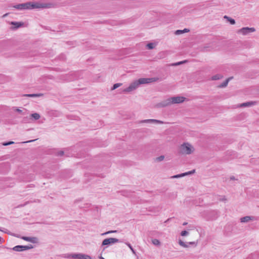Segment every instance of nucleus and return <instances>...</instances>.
<instances>
[{
    "label": "nucleus",
    "instance_id": "nucleus-1",
    "mask_svg": "<svg viewBox=\"0 0 259 259\" xmlns=\"http://www.w3.org/2000/svg\"><path fill=\"white\" fill-rule=\"evenodd\" d=\"M158 80V78L157 77L141 78L132 82L127 88L123 89L121 92L123 93H130L137 89L140 84L149 83Z\"/></svg>",
    "mask_w": 259,
    "mask_h": 259
},
{
    "label": "nucleus",
    "instance_id": "nucleus-2",
    "mask_svg": "<svg viewBox=\"0 0 259 259\" xmlns=\"http://www.w3.org/2000/svg\"><path fill=\"white\" fill-rule=\"evenodd\" d=\"M13 8L19 10L44 9L48 8V5L44 3L29 2L25 3L15 5L13 6Z\"/></svg>",
    "mask_w": 259,
    "mask_h": 259
},
{
    "label": "nucleus",
    "instance_id": "nucleus-3",
    "mask_svg": "<svg viewBox=\"0 0 259 259\" xmlns=\"http://www.w3.org/2000/svg\"><path fill=\"white\" fill-rule=\"evenodd\" d=\"M193 147L189 143H184L181 146L182 153L186 154H190L193 151Z\"/></svg>",
    "mask_w": 259,
    "mask_h": 259
},
{
    "label": "nucleus",
    "instance_id": "nucleus-4",
    "mask_svg": "<svg viewBox=\"0 0 259 259\" xmlns=\"http://www.w3.org/2000/svg\"><path fill=\"white\" fill-rule=\"evenodd\" d=\"M33 247L32 245H17L13 248H7V249L13 250L15 251L20 252L31 249Z\"/></svg>",
    "mask_w": 259,
    "mask_h": 259
},
{
    "label": "nucleus",
    "instance_id": "nucleus-5",
    "mask_svg": "<svg viewBox=\"0 0 259 259\" xmlns=\"http://www.w3.org/2000/svg\"><path fill=\"white\" fill-rule=\"evenodd\" d=\"M69 257L72 259H91V256L79 253H72L70 254L68 256Z\"/></svg>",
    "mask_w": 259,
    "mask_h": 259
},
{
    "label": "nucleus",
    "instance_id": "nucleus-6",
    "mask_svg": "<svg viewBox=\"0 0 259 259\" xmlns=\"http://www.w3.org/2000/svg\"><path fill=\"white\" fill-rule=\"evenodd\" d=\"M121 242L119 239L115 238H108L105 239L102 243V246L109 245L117 242Z\"/></svg>",
    "mask_w": 259,
    "mask_h": 259
},
{
    "label": "nucleus",
    "instance_id": "nucleus-7",
    "mask_svg": "<svg viewBox=\"0 0 259 259\" xmlns=\"http://www.w3.org/2000/svg\"><path fill=\"white\" fill-rule=\"evenodd\" d=\"M255 29L253 27H243L238 30V33H241L243 35H247L250 33L254 32Z\"/></svg>",
    "mask_w": 259,
    "mask_h": 259
},
{
    "label": "nucleus",
    "instance_id": "nucleus-8",
    "mask_svg": "<svg viewBox=\"0 0 259 259\" xmlns=\"http://www.w3.org/2000/svg\"><path fill=\"white\" fill-rule=\"evenodd\" d=\"M185 98L183 97L177 96L170 98L171 104H179L183 103L185 101Z\"/></svg>",
    "mask_w": 259,
    "mask_h": 259
},
{
    "label": "nucleus",
    "instance_id": "nucleus-9",
    "mask_svg": "<svg viewBox=\"0 0 259 259\" xmlns=\"http://www.w3.org/2000/svg\"><path fill=\"white\" fill-rule=\"evenodd\" d=\"M171 104L170 98L157 104L158 107H164Z\"/></svg>",
    "mask_w": 259,
    "mask_h": 259
},
{
    "label": "nucleus",
    "instance_id": "nucleus-10",
    "mask_svg": "<svg viewBox=\"0 0 259 259\" xmlns=\"http://www.w3.org/2000/svg\"><path fill=\"white\" fill-rule=\"evenodd\" d=\"M195 169H193L192 170L189 171L188 172H186L182 173V174H181L175 175V176L171 177V178H181V177H184V176H186L192 175V174H194L195 172Z\"/></svg>",
    "mask_w": 259,
    "mask_h": 259
},
{
    "label": "nucleus",
    "instance_id": "nucleus-11",
    "mask_svg": "<svg viewBox=\"0 0 259 259\" xmlns=\"http://www.w3.org/2000/svg\"><path fill=\"white\" fill-rule=\"evenodd\" d=\"M21 238L25 241H29L33 243H36L37 241V238L36 237L22 236Z\"/></svg>",
    "mask_w": 259,
    "mask_h": 259
},
{
    "label": "nucleus",
    "instance_id": "nucleus-12",
    "mask_svg": "<svg viewBox=\"0 0 259 259\" xmlns=\"http://www.w3.org/2000/svg\"><path fill=\"white\" fill-rule=\"evenodd\" d=\"M11 24L14 26V27L12 28L14 29H16L23 26L24 25V23L22 22L12 21L11 22Z\"/></svg>",
    "mask_w": 259,
    "mask_h": 259
},
{
    "label": "nucleus",
    "instance_id": "nucleus-13",
    "mask_svg": "<svg viewBox=\"0 0 259 259\" xmlns=\"http://www.w3.org/2000/svg\"><path fill=\"white\" fill-rule=\"evenodd\" d=\"M255 104H256V102L249 101V102H247L241 104L239 106V107H250V106L255 105Z\"/></svg>",
    "mask_w": 259,
    "mask_h": 259
},
{
    "label": "nucleus",
    "instance_id": "nucleus-14",
    "mask_svg": "<svg viewBox=\"0 0 259 259\" xmlns=\"http://www.w3.org/2000/svg\"><path fill=\"white\" fill-rule=\"evenodd\" d=\"M25 116L22 118V122L27 123H31L32 120L30 115H28V114L24 115Z\"/></svg>",
    "mask_w": 259,
    "mask_h": 259
},
{
    "label": "nucleus",
    "instance_id": "nucleus-15",
    "mask_svg": "<svg viewBox=\"0 0 259 259\" xmlns=\"http://www.w3.org/2000/svg\"><path fill=\"white\" fill-rule=\"evenodd\" d=\"M141 122L156 123H163V122L160 120H157V119H153L143 120L141 121Z\"/></svg>",
    "mask_w": 259,
    "mask_h": 259
},
{
    "label": "nucleus",
    "instance_id": "nucleus-16",
    "mask_svg": "<svg viewBox=\"0 0 259 259\" xmlns=\"http://www.w3.org/2000/svg\"><path fill=\"white\" fill-rule=\"evenodd\" d=\"M30 115L31 117H32V122H33L34 120H38L40 118V115L37 113H32Z\"/></svg>",
    "mask_w": 259,
    "mask_h": 259
},
{
    "label": "nucleus",
    "instance_id": "nucleus-17",
    "mask_svg": "<svg viewBox=\"0 0 259 259\" xmlns=\"http://www.w3.org/2000/svg\"><path fill=\"white\" fill-rule=\"evenodd\" d=\"M15 110L16 112L22 114L23 115L28 114L27 110L25 109H23V110H21L20 109L15 108Z\"/></svg>",
    "mask_w": 259,
    "mask_h": 259
},
{
    "label": "nucleus",
    "instance_id": "nucleus-18",
    "mask_svg": "<svg viewBox=\"0 0 259 259\" xmlns=\"http://www.w3.org/2000/svg\"><path fill=\"white\" fill-rule=\"evenodd\" d=\"M251 218L250 216H246L240 219V221L242 223H246L249 222L250 220H251Z\"/></svg>",
    "mask_w": 259,
    "mask_h": 259
},
{
    "label": "nucleus",
    "instance_id": "nucleus-19",
    "mask_svg": "<svg viewBox=\"0 0 259 259\" xmlns=\"http://www.w3.org/2000/svg\"><path fill=\"white\" fill-rule=\"evenodd\" d=\"M224 19H226L227 20V21L228 22H230V23L232 25H234L235 24V21L234 19L225 15L224 17Z\"/></svg>",
    "mask_w": 259,
    "mask_h": 259
},
{
    "label": "nucleus",
    "instance_id": "nucleus-20",
    "mask_svg": "<svg viewBox=\"0 0 259 259\" xmlns=\"http://www.w3.org/2000/svg\"><path fill=\"white\" fill-rule=\"evenodd\" d=\"M232 79V77H229L228 78V79H227L225 81H224L222 83H221L220 85H219V87L220 88H224L225 87H226L229 82V81H230V79Z\"/></svg>",
    "mask_w": 259,
    "mask_h": 259
},
{
    "label": "nucleus",
    "instance_id": "nucleus-21",
    "mask_svg": "<svg viewBox=\"0 0 259 259\" xmlns=\"http://www.w3.org/2000/svg\"><path fill=\"white\" fill-rule=\"evenodd\" d=\"M190 30L189 29H187V28H185L183 30H177L176 31V34H182V33H185V32H189Z\"/></svg>",
    "mask_w": 259,
    "mask_h": 259
},
{
    "label": "nucleus",
    "instance_id": "nucleus-22",
    "mask_svg": "<svg viewBox=\"0 0 259 259\" xmlns=\"http://www.w3.org/2000/svg\"><path fill=\"white\" fill-rule=\"evenodd\" d=\"M42 94H25L24 96L29 97H38L41 96Z\"/></svg>",
    "mask_w": 259,
    "mask_h": 259
},
{
    "label": "nucleus",
    "instance_id": "nucleus-23",
    "mask_svg": "<svg viewBox=\"0 0 259 259\" xmlns=\"http://www.w3.org/2000/svg\"><path fill=\"white\" fill-rule=\"evenodd\" d=\"M179 244H180V245H181V246H182L184 248H187L189 247L188 243H186L183 242V241H182L181 240H180L179 241Z\"/></svg>",
    "mask_w": 259,
    "mask_h": 259
},
{
    "label": "nucleus",
    "instance_id": "nucleus-24",
    "mask_svg": "<svg viewBox=\"0 0 259 259\" xmlns=\"http://www.w3.org/2000/svg\"><path fill=\"white\" fill-rule=\"evenodd\" d=\"M222 77V76L220 74H216L211 77V79L213 80H219Z\"/></svg>",
    "mask_w": 259,
    "mask_h": 259
},
{
    "label": "nucleus",
    "instance_id": "nucleus-25",
    "mask_svg": "<svg viewBox=\"0 0 259 259\" xmlns=\"http://www.w3.org/2000/svg\"><path fill=\"white\" fill-rule=\"evenodd\" d=\"M152 243L155 245H156V246H158V245H160V242L159 241V240L157 239H154L152 240Z\"/></svg>",
    "mask_w": 259,
    "mask_h": 259
},
{
    "label": "nucleus",
    "instance_id": "nucleus-26",
    "mask_svg": "<svg viewBox=\"0 0 259 259\" xmlns=\"http://www.w3.org/2000/svg\"><path fill=\"white\" fill-rule=\"evenodd\" d=\"M155 45L152 42L148 43L147 45V48L150 50L153 49L155 47Z\"/></svg>",
    "mask_w": 259,
    "mask_h": 259
},
{
    "label": "nucleus",
    "instance_id": "nucleus-27",
    "mask_svg": "<svg viewBox=\"0 0 259 259\" xmlns=\"http://www.w3.org/2000/svg\"><path fill=\"white\" fill-rule=\"evenodd\" d=\"M122 85V83H115L112 88H111V90H115L116 89L118 88V87H120Z\"/></svg>",
    "mask_w": 259,
    "mask_h": 259
},
{
    "label": "nucleus",
    "instance_id": "nucleus-28",
    "mask_svg": "<svg viewBox=\"0 0 259 259\" xmlns=\"http://www.w3.org/2000/svg\"><path fill=\"white\" fill-rule=\"evenodd\" d=\"M125 244L128 246V247L130 248V249L131 250V251H132V252L134 253V254H136V251L135 250V249L133 248V247H132V246L131 245V244L128 243V242H126L125 243Z\"/></svg>",
    "mask_w": 259,
    "mask_h": 259
},
{
    "label": "nucleus",
    "instance_id": "nucleus-29",
    "mask_svg": "<svg viewBox=\"0 0 259 259\" xmlns=\"http://www.w3.org/2000/svg\"><path fill=\"white\" fill-rule=\"evenodd\" d=\"M116 232H117V231H116V230H114V231H109L106 232L105 233H102L101 235L102 236H104V235H107V234H110V233H116Z\"/></svg>",
    "mask_w": 259,
    "mask_h": 259
},
{
    "label": "nucleus",
    "instance_id": "nucleus-30",
    "mask_svg": "<svg viewBox=\"0 0 259 259\" xmlns=\"http://www.w3.org/2000/svg\"><path fill=\"white\" fill-rule=\"evenodd\" d=\"M164 158V156L163 155H161L158 157L156 158V160L158 161H161L163 160Z\"/></svg>",
    "mask_w": 259,
    "mask_h": 259
},
{
    "label": "nucleus",
    "instance_id": "nucleus-31",
    "mask_svg": "<svg viewBox=\"0 0 259 259\" xmlns=\"http://www.w3.org/2000/svg\"><path fill=\"white\" fill-rule=\"evenodd\" d=\"M14 142L10 141V142H8L3 143V145L4 146H8V145H11V144H14Z\"/></svg>",
    "mask_w": 259,
    "mask_h": 259
},
{
    "label": "nucleus",
    "instance_id": "nucleus-32",
    "mask_svg": "<svg viewBox=\"0 0 259 259\" xmlns=\"http://www.w3.org/2000/svg\"><path fill=\"white\" fill-rule=\"evenodd\" d=\"M188 234V232L186 230L183 231L181 233V235L182 236H187Z\"/></svg>",
    "mask_w": 259,
    "mask_h": 259
},
{
    "label": "nucleus",
    "instance_id": "nucleus-33",
    "mask_svg": "<svg viewBox=\"0 0 259 259\" xmlns=\"http://www.w3.org/2000/svg\"><path fill=\"white\" fill-rule=\"evenodd\" d=\"M186 62V61L179 62H177V63L174 64L173 65H175V66L183 64L184 63H185Z\"/></svg>",
    "mask_w": 259,
    "mask_h": 259
},
{
    "label": "nucleus",
    "instance_id": "nucleus-34",
    "mask_svg": "<svg viewBox=\"0 0 259 259\" xmlns=\"http://www.w3.org/2000/svg\"><path fill=\"white\" fill-rule=\"evenodd\" d=\"M57 155L58 156H63L64 155V152L63 151H60L58 152Z\"/></svg>",
    "mask_w": 259,
    "mask_h": 259
},
{
    "label": "nucleus",
    "instance_id": "nucleus-35",
    "mask_svg": "<svg viewBox=\"0 0 259 259\" xmlns=\"http://www.w3.org/2000/svg\"><path fill=\"white\" fill-rule=\"evenodd\" d=\"M188 244H191V245H194L196 246L197 245V242H195L194 241L193 242H189L188 243Z\"/></svg>",
    "mask_w": 259,
    "mask_h": 259
},
{
    "label": "nucleus",
    "instance_id": "nucleus-36",
    "mask_svg": "<svg viewBox=\"0 0 259 259\" xmlns=\"http://www.w3.org/2000/svg\"><path fill=\"white\" fill-rule=\"evenodd\" d=\"M35 140H36V139H35V140H29V141H28L24 142H23V143H30V142H33V141H35Z\"/></svg>",
    "mask_w": 259,
    "mask_h": 259
},
{
    "label": "nucleus",
    "instance_id": "nucleus-37",
    "mask_svg": "<svg viewBox=\"0 0 259 259\" xmlns=\"http://www.w3.org/2000/svg\"><path fill=\"white\" fill-rule=\"evenodd\" d=\"M235 179V178L234 176L230 177V180H234Z\"/></svg>",
    "mask_w": 259,
    "mask_h": 259
},
{
    "label": "nucleus",
    "instance_id": "nucleus-38",
    "mask_svg": "<svg viewBox=\"0 0 259 259\" xmlns=\"http://www.w3.org/2000/svg\"><path fill=\"white\" fill-rule=\"evenodd\" d=\"M187 225V222H184L183 224V225L185 226V225Z\"/></svg>",
    "mask_w": 259,
    "mask_h": 259
},
{
    "label": "nucleus",
    "instance_id": "nucleus-39",
    "mask_svg": "<svg viewBox=\"0 0 259 259\" xmlns=\"http://www.w3.org/2000/svg\"><path fill=\"white\" fill-rule=\"evenodd\" d=\"M7 15H8V14H6L4 15L3 17H6Z\"/></svg>",
    "mask_w": 259,
    "mask_h": 259
},
{
    "label": "nucleus",
    "instance_id": "nucleus-40",
    "mask_svg": "<svg viewBox=\"0 0 259 259\" xmlns=\"http://www.w3.org/2000/svg\"><path fill=\"white\" fill-rule=\"evenodd\" d=\"M222 200H226V199L223 198V199H222Z\"/></svg>",
    "mask_w": 259,
    "mask_h": 259
},
{
    "label": "nucleus",
    "instance_id": "nucleus-41",
    "mask_svg": "<svg viewBox=\"0 0 259 259\" xmlns=\"http://www.w3.org/2000/svg\"><path fill=\"white\" fill-rule=\"evenodd\" d=\"M258 124H259V120H258Z\"/></svg>",
    "mask_w": 259,
    "mask_h": 259
}]
</instances>
